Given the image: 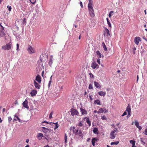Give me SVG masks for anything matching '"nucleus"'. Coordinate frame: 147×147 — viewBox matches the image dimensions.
Segmentation results:
<instances>
[{
    "mask_svg": "<svg viewBox=\"0 0 147 147\" xmlns=\"http://www.w3.org/2000/svg\"><path fill=\"white\" fill-rule=\"evenodd\" d=\"M11 43L10 42L9 43L7 44L6 45H3L2 46L1 48L2 49L4 50H9L11 49Z\"/></svg>",
    "mask_w": 147,
    "mask_h": 147,
    "instance_id": "1",
    "label": "nucleus"
},
{
    "mask_svg": "<svg viewBox=\"0 0 147 147\" xmlns=\"http://www.w3.org/2000/svg\"><path fill=\"white\" fill-rule=\"evenodd\" d=\"M88 8L90 16L92 17H94L95 14L93 7H88Z\"/></svg>",
    "mask_w": 147,
    "mask_h": 147,
    "instance_id": "2",
    "label": "nucleus"
},
{
    "mask_svg": "<svg viewBox=\"0 0 147 147\" xmlns=\"http://www.w3.org/2000/svg\"><path fill=\"white\" fill-rule=\"evenodd\" d=\"M27 51L28 53L30 54H32L35 52L34 49L33 48L32 46L30 45H29L28 46Z\"/></svg>",
    "mask_w": 147,
    "mask_h": 147,
    "instance_id": "3",
    "label": "nucleus"
},
{
    "mask_svg": "<svg viewBox=\"0 0 147 147\" xmlns=\"http://www.w3.org/2000/svg\"><path fill=\"white\" fill-rule=\"evenodd\" d=\"M70 112L71 115L73 116H74L75 115H78L79 114L78 111L76 109L73 108H71L70 109Z\"/></svg>",
    "mask_w": 147,
    "mask_h": 147,
    "instance_id": "4",
    "label": "nucleus"
},
{
    "mask_svg": "<svg viewBox=\"0 0 147 147\" xmlns=\"http://www.w3.org/2000/svg\"><path fill=\"white\" fill-rule=\"evenodd\" d=\"M117 131V128H115L113 131H112L110 134V138L111 139H114L115 138V133Z\"/></svg>",
    "mask_w": 147,
    "mask_h": 147,
    "instance_id": "5",
    "label": "nucleus"
},
{
    "mask_svg": "<svg viewBox=\"0 0 147 147\" xmlns=\"http://www.w3.org/2000/svg\"><path fill=\"white\" fill-rule=\"evenodd\" d=\"M0 26L2 28V29L0 30V36L3 37L5 36V34L4 32V27L1 25V23L0 24Z\"/></svg>",
    "mask_w": 147,
    "mask_h": 147,
    "instance_id": "6",
    "label": "nucleus"
},
{
    "mask_svg": "<svg viewBox=\"0 0 147 147\" xmlns=\"http://www.w3.org/2000/svg\"><path fill=\"white\" fill-rule=\"evenodd\" d=\"M91 67L93 69L96 68L97 69L99 67L98 65L96 63L95 61H93L91 65Z\"/></svg>",
    "mask_w": 147,
    "mask_h": 147,
    "instance_id": "7",
    "label": "nucleus"
},
{
    "mask_svg": "<svg viewBox=\"0 0 147 147\" xmlns=\"http://www.w3.org/2000/svg\"><path fill=\"white\" fill-rule=\"evenodd\" d=\"M104 35L105 36H111L110 34L109 33V30L106 27L105 28V30L104 31Z\"/></svg>",
    "mask_w": 147,
    "mask_h": 147,
    "instance_id": "8",
    "label": "nucleus"
},
{
    "mask_svg": "<svg viewBox=\"0 0 147 147\" xmlns=\"http://www.w3.org/2000/svg\"><path fill=\"white\" fill-rule=\"evenodd\" d=\"M105 113L107 112L108 110H106L105 108H101L98 110V113H103L104 111Z\"/></svg>",
    "mask_w": 147,
    "mask_h": 147,
    "instance_id": "9",
    "label": "nucleus"
},
{
    "mask_svg": "<svg viewBox=\"0 0 147 147\" xmlns=\"http://www.w3.org/2000/svg\"><path fill=\"white\" fill-rule=\"evenodd\" d=\"M22 105L24 107L28 109H29V107L28 105V101L26 99L23 102Z\"/></svg>",
    "mask_w": 147,
    "mask_h": 147,
    "instance_id": "10",
    "label": "nucleus"
},
{
    "mask_svg": "<svg viewBox=\"0 0 147 147\" xmlns=\"http://www.w3.org/2000/svg\"><path fill=\"white\" fill-rule=\"evenodd\" d=\"M53 56H51L49 57V64L51 67L53 63Z\"/></svg>",
    "mask_w": 147,
    "mask_h": 147,
    "instance_id": "11",
    "label": "nucleus"
},
{
    "mask_svg": "<svg viewBox=\"0 0 147 147\" xmlns=\"http://www.w3.org/2000/svg\"><path fill=\"white\" fill-rule=\"evenodd\" d=\"M37 91L36 90H32L31 92H30V94L31 96L32 97L34 96H36V94L37 93Z\"/></svg>",
    "mask_w": 147,
    "mask_h": 147,
    "instance_id": "12",
    "label": "nucleus"
},
{
    "mask_svg": "<svg viewBox=\"0 0 147 147\" xmlns=\"http://www.w3.org/2000/svg\"><path fill=\"white\" fill-rule=\"evenodd\" d=\"M94 84L95 86L96 87V88H98L99 89H101V86L98 82H97L96 81H94Z\"/></svg>",
    "mask_w": 147,
    "mask_h": 147,
    "instance_id": "13",
    "label": "nucleus"
},
{
    "mask_svg": "<svg viewBox=\"0 0 147 147\" xmlns=\"http://www.w3.org/2000/svg\"><path fill=\"white\" fill-rule=\"evenodd\" d=\"M141 40L140 37H135V38L134 42L137 45H138L139 44V41H140Z\"/></svg>",
    "mask_w": 147,
    "mask_h": 147,
    "instance_id": "14",
    "label": "nucleus"
},
{
    "mask_svg": "<svg viewBox=\"0 0 147 147\" xmlns=\"http://www.w3.org/2000/svg\"><path fill=\"white\" fill-rule=\"evenodd\" d=\"M34 84L35 88L38 89L40 88V86L35 80L34 81Z\"/></svg>",
    "mask_w": 147,
    "mask_h": 147,
    "instance_id": "15",
    "label": "nucleus"
},
{
    "mask_svg": "<svg viewBox=\"0 0 147 147\" xmlns=\"http://www.w3.org/2000/svg\"><path fill=\"white\" fill-rule=\"evenodd\" d=\"M84 121H86L87 123L88 124L89 126H90L91 125V123L88 118L86 117L84 118Z\"/></svg>",
    "mask_w": 147,
    "mask_h": 147,
    "instance_id": "16",
    "label": "nucleus"
},
{
    "mask_svg": "<svg viewBox=\"0 0 147 147\" xmlns=\"http://www.w3.org/2000/svg\"><path fill=\"white\" fill-rule=\"evenodd\" d=\"M43 137V134L41 133H39L37 135V137L39 140H41L42 138V137Z\"/></svg>",
    "mask_w": 147,
    "mask_h": 147,
    "instance_id": "17",
    "label": "nucleus"
},
{
    "mask_svg": "<svg viewBox=\"0 0 147 147\" xmlns=\"http://www.w3.org/2000/svg\"><path fill=\"white\" fill-rule=\"evenodd\" d=\"M80 110L82 113V115H87V111L85 110L84 109L82 108H80Z\"/></svg>",
    "mask_w": 147,
    "mask_h": 147,
    "instance_id": "18",
    "label": "nucleus"
},
{
    "mask_svg": "<svg viewBox=\"0 0 147 147\" xmlns=\"http://www.w3.org/2000/svg\"><path fill=\"white\" fill-rule=\"evenodd\" d=\"M36 80L39 83H40L41 81V78L40 76L38 75L36 78Z\"/></svg>",
    "mask_w": 147,
    "mask_h": 147,
    "instance_id": "19",
    "label": "nucleus"
},
{
    "mask_svg": "<svg viewBox=\"0 0 147 147\" xmlns=\"http://www.w3.org/2000/svg\"><path fill=\"white\" fill-rule=\"evenodd\" d=\"M98 94L100 96H105L106 93L102 91H100L98 92Z\"/></svg>",
    "mask_w": 147,
    "mask_h": 147,
    "instance_id": "20",
    "label": "nucleus"
},
{
    "mask_svg": "<svg viewBox=\"0 0 147 147\" xmlns=\"http://www.w3.org/2000/svg\"><path fill=\"white\" fill-rule=\"evenodd\" d=\"M98 139L96 138H93L92 140V143L93 146H95V142L96 141H97Z\"/></svg>",
    "mask_w": 147,
    "mask_h": 147,
    "instance_id": "21",
    "label": "nucleus"
},
{
    "mask_svg": "<svg viewBox=\"0 0 147 147\" xmlns=\"http://www.w3.org/2000/svg\"><path fill=\"white\" fill-rule=\"evenodd\" d=\"M78 135L80 137H81L82 138L83 137V134L82 131L81 130H79V132L77 134V135Z\"/></svg>",
    "mask_w": 147,
    "mask_h": 147,
    "instance_id": "22",
    "label": "nucleus"
},
{
    "mask_svg": "<svg viewBox=\"0 0 147 147\" xmlns=\"http://www.w3.org/2000/svg\"><path fill=\"white\" fill-rule=\"evenodd\" d=\"M42 131L44 133L47 132L48 131L49 129L44 127H42Z\"/></svg>",
    "mask_w": 147,
    "mask_h": 147,
    "instance_id": "23",
    "label": "nucleus"
},
{
    "mask_svg": "<svg viewBox=\"0 0 147 147\" xmlns=\"http://www.w3.org/2000/svg\"><path fill=\"white\" fill-rule=\"evenodd\" d=\"M89 3L88 4V7H92V5L93 3L92 0H88Z\"/></svg>",
    "mask_w": 147,
    "mask_h": 147,
    "instance_id": "24",
    "label": "nucleus"
},
{
    "mask_svg": "<svg viewBox=\"0 0 147 147\" xmlns=\"http://www.w3.org/2000/svg\"><path fill=\"white\" fill-rule=\"evenodd\" d=\"M84 121L83 120L81 121H80L78 124V126L79 127H82L83 125H84Z\"/></svg>",
    "mask_w": 147,
    "mask_h": 147,
    "instance_id": "25",
    "label": "nucleus"
},
{
    "mask_svg": "<svg viewBox=\"0 0 147 147\" xmlns=\"http://www.w3.org/2000/svg\"><path fill=\"white\" fill-rule=\"evenodd\" d=\"M126 111H127V112H131V109L130 106L129 105H128L126 109L125 110Z\"/></svg>",
    "mask_w": 147,
    "mask_h": 147,
    "instance_id": "26",
    "label": "nucleus"
},
{
    "mask_svg": "<svg viewBox=\"0 0 147 147\" xmlns=\"http://www.w3.org/2000/svg\"><path fill=\"white\" fill-rule=\"evenodd\" d=\"M94 103L95 104H97L98 105H100L101 104H100V100L98 99L94 101Z\"/></svg>",
    "mask_w": 147,
    "mask_h": 147,
    "instance_id": "27",
    "label": "nucleus"
},
{
    "mask_svg": "<svg viewBox=\"0 0 147 147\" xmlns=\"http://www.w3.org/2000/svg\"><path fill=\"white\" fill-rule=\"evenodd\" d=\"M96 54L98 56L99 58H101V54L99 51H96Z\"/></svg>",
    "mask_w": 147,
    "mask_h": 147,
    "instance_id": "28",
    "label": "nucleus"
},
{
    "mask_svg": "<svg viewBox=\"0 0 147 147\" xmlns=\"http://www.w3.org/2000/svg\"><path fill=\"white\" fill-rule=\"evenodd\" d=\"M102 45L103 47V48L104 50L105 51H107V49L106 47V46L105 45V43L103 42L102 43Z\"/></svg>",
    "mask_w": 147,
    "mask_h": 147,
    "instance_id": "29",
    "label": "nucleus"
},
{
    "mask_svg": "<svg viewBox=\"0 0 147 147\" xmlns=\"http://www.w3.org/2000/svg\"><path fill=\"white\" fill-rule=\"evenodd\" d=\"M98 129L97 127H94L93 129V131L94 133L96 134L98 132Z\"/></svg>",
    "mask_w": 147,
    "mask_h": 147,
    "instance_id": "30",
    "label": "nucleus"
},
{
    "mask_svg": "<svg viewBox=\"0 0 147 147\" xmlns=\"http://www.w3.org/2000/svg\"><path fill=\"white\" fill-rule=\"evenodd\" d=\"M22 20V24L23 25H25L26 24V19L24 18H23Z\"/></svg>",
    "mask_w": 147,
    "mask_h": 147,
    "instance_id": "31",
    "label": "nucleus"
},
{
    "mask_svg": "<svg viewBox=\"0 0 147 147\" xmlns=\"http://www.w3.org/2000/svg\"><path fill=\"white\" fill-rule=\"evenodd\" d=\"M119 143V141H116L115 142H112L111 143V145H117Z\"/></svg>",
    "mask_w": 147,
    "mask_h": 147,
    "instance_id": "32",
    "label": "nucleus"
},
{
    "mask_svg": "<svg viewBox=\"0 0 147 147\" xmlns=\"http://www.w3.org/2000/svg\"><path fill=\"white\" fill-rule=\"evenodd\" d=\"M64 139L65 140V143H67V134H65V136L64 138Z\"/></svg>",
    "mask_w": 147,
    "mask_h": 147,
    "instance_id": "33",
    "label": "nucleus"
},
{
    "mask_svg": "<svg viewBox=\"0 0 147 147\" xmlns=\"http://www.w3.org/2000/svg\"><path fill=\"white\" fill-rule=\"evenodd\" d=\"M129 142L130 143L132 144V145H133V146L135 144V141L133 140H130L129 141Z\"/></svg>",
    "mask_w": 147,
    "mask_h": 147,
    "instance_id": "34",
    "label": "nucleus"
},
{
    "mask_svg": "<svg viewBox=\"0 0 147 147\" xmlns=\"http://www.w3.org/2000/svg\"><path fill=\"white\" fill-rule=\"evenodd\" d=\"M135 125L138 128V127L139 126V123L136 120L135 121Z\"/></svg>",
    "mask_w": 147,
    "mask_h": 147,
    "instance_id": "35",
    "label": "nucleus"
},
{
    "mask_svg": "<svg viewBox=\"0 0 147 147\" xmlns=\"http://www.w3.org/2000/svg\"><path fill=\"white\" fill-rule=\"evenodd\" d=\"M53 114V112L52 111L51 112L49 116V118L50 119H51L52 117V115Z\"/></svg>",
    "mask_w": 147,
    "mask_h": 147,
    "instance_id": "36",
    "label": "nucleus"
},
{
    "mask_svg": "<svg viewBox=\"0 0 147 147\" xmlns=\"http://www.w3.org/2000/svg\"><path fill=\"white\" fill-rule=\"evenodd\" d=\"M7 8L8 9V10L9 11H11V7L10 6H9L8 5L7 6Z\"/></svg>",
    "mask_w": 147,
    "mask_h": 147,
    "instance_id": "37",
    "label": "nucleus"
},
{
    "mask_svg": "<svg viewBox=\"0 0 147 147\" xmlns=\"http://www.w3.org/2000/svg\"><path fill=\"white\" fill-rule=\"evenodd\" d=\"M101 119L103 120H106L107 118L105 116H103L101 117Z\"/></svg>",
    "mask_w": 147,
    "mask_h": 147,
    "instance_id": "38",
    "label": "nucleus"
},
{
    "mask_svg": "<svg viewBox=\"0 0 147 147\" xmlns=\"http://www.w3.org/2000/svg\"><path fill=\"white\" fill-rule=\"evenodd\" d=\"M88 88L89 89H93V88L92 87V85L91 84H90L89 85Z\"/></svg>",
    "mask_w": 147,
    "mask_h": 147,
    "instance_id": "39",
    "label": "nucleus"
},
{
    "mask_svg": "<svg viewBox=\"0 0 147 147\" xmlns=\"http://www.w3.org/2000/svg\"><path fill=\"white\" fill-rule=\"evenodd\" d=\"M70 128H72V130L73 132V133L74 134L76 130L77 129H76L75 127H71Z\"/></svg>",
    "mask_w": 147,
    "mask_h": 147,
    "instance_id": "40",
    "label": "nucleus"
},
{
    "mask_svg": "<svg viewBox=\"0 0 147 147\" xmlns=\"http://www.w3.org/2000/svg\"><path fill=\"white\" fill-rule=\"evenodd\" d=\"M52 82V81H51V80H50L49 81V84H48V87L49 88L50 86H51V83Z\"/></svg>",
    "mask_w": 147,
    "mask_h": 147,
    "instance_id": "41",
    "label": "nucleus"
},
{
    "mask_svg": "<svg viewBox=\"0 0 147 147\" xmlns=\"http://www.w3.org/2000/svg\"><path fill=\"white\" fill-rule=\"evenodd\" d=\"M107 23L109 26L111 28V25L110 21L107 22Z\"/></svg>",
    "mask_w": 147,
    "mask_h": 147,
    "instance_id": "42",
    "label": "nucleus"
},
{
    "mask_svg": "<svg viewBox=\"0 0 147 147\" xmlns=\"http://www.w3.org/2000/svg\"><path fill=\"white\" fill-rule=\"evenodd\" d=\"M89 74L90 76V78H94V75L93 74H92L91 73H90Z\"/></svg>",
    "mask_w": 147,
    "mask_h": 147,
    "instance_id": "43",
    "label": "nucleus"
},
{
    "mask_svg": "<svg viewBox=\"0 0 147 147\" xmlns=\"http://www.w3.org/2000/svg\"><path fill=\"white\" fill-rule=\"evenodd\" d=\"M12 119L11 117H8V120L9 122V123L11 121Z\"/></svg>",
    "mask_w": 147,
    "mask_h": 147,
    "instance_id": "44",
    "label": "nucleus"
},
{
    "mask_svg": "<svg viewBox=\"0 0 147 147\" xmlns=\"http://www.w3.org/2000/svg\"><path fill=\"white\" fill-rule=\"evenodd\" d=\"M127 112L126 111H125L124 112V113H123V114L121 115V116L122 117H123L124 116L126 115H127Z\"/></svg>",
    "mask_w": 147,
    "mask_h": 147,
    "instance_id": "45",
    "label": "nucleus"
},
{
    "mask_svg": "<svg viewBox=\"0 0 147 147\" xmlns=\"http://www.w3.org/2000/svg\"><path fill=\"white\" fill-rule=\"evenodd\" d=\"M97 62L100 65V59H98L97 60Z\"/></svg>",
    "mask_w": 147,
    "mask_h": 147,
    "instance_id": "46",
    "label": "nucleus"
},
{
    "mask_svg": "<svg viewBox=\"0 0 147 147\" xmlns=\"http://www.w3.org/2000/svg\"><path fill=\"white\" fill-rule=\"evenodd\" d=\"M16 46H17V50L18 51H19L20 50L19 49V44H18V43L17 44Z\"/></svg>",
    "mask_w": 147,
    "mask_h": 147,
    "instance_id": "47",
    "label": "nucleus"
},
{
    "mask_svg": "<svg viewBox=\"0 0 147 147\" xmlns=\"http://www.w3.org/2000/svg\"><path fill=\"white\" fill-rule=\"evenodd\" d=\"M79 130H78V129H77L75 132L74 134L75 135H77V134L79 132Z\"/></svg>",
    "mask_w": 147,
    "mask_h": 147,
    "instance_id": "48",
    "label": "nucleus"
},
{
    "mask_svg": "<svg viewBox=\"0 0 147 147\" xmlns=\"http://www.w3.org/2000/svg\"><path fill=\"white\" fill-rule=\"evenodd\" d=\"M144 134L146 135H147V128L145 130Z\"/></svg>",
    "mask_w": 147,
    "mask_h": 147,
    "instance_id": "49",
    "label": "nucleus"
},
{
    "mask_svg": "<svg viewBox=\"0 0 147 147\" xmlns=\"http://www.w3.org/2000/svg\"><path fill=\"white\" fill-rule=\"evenodd\" d=\"M15 116L17 118V119L18 121L19 122H20L21 121H20V119L17 116H16V115H15Z\"/></svg>",
    "mask_w": 147,
    "mask_h": 147,
    "instance_id": "50",
    "label": "nucleus"
},
{
    "mask_svg": "<svg viewBox=\"0 0 147 147\" xmlns=\"http://www.w3.org/2000/svg\"><path fill=\"white\" fill-rule=\"evenodd\" d=\"M48 123V124L49 123L50 125H51V123H51V122L49 123L48 122H47V121H44L42 122V123Z\"/></svg>",
    "mask_w": 147,
    "mask_h": 147,
    "instance_id": "51",
    "label": "nucleus"
},
{
    "mask_svg": "<svg viewBox=\"0 0 147 147\" xmlns=\"http://www.w3.org/2000/svg\"><path fill=\"white\" fill-rule=\"evenodd\" d=\"M80 6L82 8L83 7V4L82 3L81 1H80Z\"/></svg>",
    "mask_w": 147,
    "mask_h": 147,
    "instance_id": "52",
    "label": "nucleus"
},
{
    "mask_svg": "<svg viewBox=\"0 0 147 147\" xmlns=\"http://www.w3.org/2000/svg\"><path fill=\"white\" fill-rule=\"evenodd\" d=\"M59 126L58 125H56L55 127L54 128L55 130Z\"/></svg>",
    "mask_w": 147,
    "mask_h": 147,
    "instance_id": "53",
    "label": "nucleus"
},
{
    "mask_svg": "<svg viewBox=\"0 0 147 147\" xmlns=\"http://www.w3.org/2000/svg\"><path fill=\"white\" fill-rule=\"evenodd\" d=\"M138 128L139 130H141L142 129V127L140 126H139Z\"/></svg>",
    "mask_w": 147,
    "mask_h": 147,
    "instance_id": "54",
    "label": "nucleus"
},
{
    "mask_svg": "<svg viewBox=\"0 0 147 147\" xmlns=\"http://www.w3.org/2000/svg\"><path fill=\"white\" fill-rule=\"evenodd\" d=\"M40 61H41V62H42L43 61H44L43 60V59H41V57L40 56Z\"/></svg>",
    "mask_w": 147,
    "mask_h": 147,
    "instance_id": "55",
    "label": "nucleus"
},
{
    "mask_svg": "<svg viewBox=\"0 0 147 147\" xmlns=\"http://www.w3.org/2000/svg\"><path fill=\"white\" fill-rule=\"evenodd\" d=\"M29 1H30V2L31 3H32L33 4H34L36 3V1H35L34 2H32L30 0H29Z\"/></svg>",
    "mask_w": 147,
    "mask_h": 147,
    "instance_id": "56",
    "label": "nucleus"
},
{
    "mask_svg": "<svg viewBox=\"0 0 147 147\" xmlns=\"http://www.w3.org/2000/svg\"><path fill=\"white\" fill-rule=\"evenodd\" d=\"M15 105H18V102L17 100H16V101L15 102Z\"/></svg>",
    "mask_w": 147,
    "mask_h": 147,
    "instance_id": "57",
    "label": "nucleus"
},
{
    "mask_svg": "<svg viewBox=\"0 0 147 147\" xmlns=\"http://www.w3.org/2000/svg\"><path fill=\"white\" fill-rule=\"evenodd\" d=\"M38 5L37 4L36 5V7H35V9H38Z\"/></svg>",
    "mask_w": 147,
    "mask_h": 147,
    "instance_id": "58",
    "label": "nucleus"
},
{
    "mask_svg": "<svg viewBox=\"0 0 147 147\" xmlns=\"http://www.w3.org/2000/svg\"><path fill=\"white\" fill-rule=\"evenodd\" d=\"M90 140V138H88L87 140V142H89V141Z\"/></svg>",
    "mask_w": 147,
    "mask_h": 147,
    "instance_id": "59",
    "label": "nucleus"
},
{
    "mask_svg": "<svg viewBox=\"0 0 147 147\" xmlns=\"http://www.w3.org/2000/svg\"><path fill=\"white\" fill-rule=\"evenodd\" d=\"M94 113H98V111H97L96 110L94 111Z\"/></svg>",
    "mask_w": 147,
    "mask_h": 147,
    "instance_id": "60",
    "label": "nucleus"
},
{
    "mask_svg": "<svg viewBox=\"0 0 147 147\" xmlns=\"http://www.w3.org/2000/svg\"><path fill=\"white\" fill-rule=\"evenodd\" d=\"M108 16L110 18H111V13H109Z\"/></svg>",
    "mask_w": 147,
    "mask_h": 147,
    "instance_id": "61",
    "label": "nucleus"
},
{
    "mask_svg": "<svg viewBox=\"0 0 147 147\" xmlns=\"http://www.w3.org/2000/svg\"><path fill=\"white\" fill-rule=\"evenodd\" d=\"M131 112H128V115L129 116H130Z\"/></svg>",
    "mask_w": 147,
    "mask_h": 147,
    "instance_id": "62",
    "label": "nucleus"
},
{
    "mask_svg": "<svg viewBox=\"0 0 147 147\" xmlns=\"http://www.w3.org/2000/svg\"><path fill=\"white\" fill-rule=\"evenodd\" d=\"M43 147H50L48 145H47L46 146H44Z\"/></svg>",
    "mask_w": 147,
    "mask_h": 147,
    "instance_id": "63",
    "label": "nucleus"
},
{
    "mask_svg": "<svg viewBox=\"0 0 147 147\" xmlns=\"http://www.w3.org/2000/svg\"><path fill=\"white\" fill-rule=\"evenodd\" d=\"M143 38L146 41H147V38H146V37H143Z\"/></svg>",
    "mask_w": 147,
    "mask_h": 147,
    "instance_id": "64",
    "label": "nucleus"
}]
</instances>
